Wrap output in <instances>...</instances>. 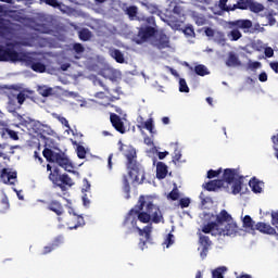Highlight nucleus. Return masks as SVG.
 <instances>
[{
    "instance_id": "obj_1",
    "label": "nucleus",
    "mask_w": 278,
    "mask_h": 278,
    "mask_svg": "<svg viewBox=\"0 0 278 278\" xmlns=\"http://www.w3.org/2000/svg\"><path fill=\"white\" fill-rule=\"evenodd\" d=\"M118 151L123 153L126 159V168L128 170V177L132 179V184H144L146 174L144 167L138 162V152L131 144H125L123 141H118Z\"/></svg>"
},
{
    "instance_id": "obj_2",
    "label": "nucleus",
    "mask_w": 278,
    "mask_h": 278,
    "mask_svg": "<svg viewBox=\"0 0 278 278\" xmlns=\"http://www.w3.org/2000/svg\"><path fill=\"white\" fill-rule=\"evenodd\" d=\"M214 223L217 226V233L219 236H236L240 231L238 224L233 222V217L227 210H222L216 215Z\"/></svg>"
},
{
    "instance_id": "obj_3",
    "label": "nucleus",
    "mask_w": 278,
    "mask_h": 278,
    "mask_svg": "<svg viewBox=\"0 0 278 278\" xmlns=\"http://www.w3.org/2000/svg\"><path fill=\"white\" fill-rule=\"evenodd\" d=\"M123 227L127 229V233H131L134 229H137L139 236H144L147 240H151V232L153 231V225H148L144 228L138 227V211L131 208L126 215Z\"/></svg>"
},
{
    "instance_id": "obj_4",
    "label": "nucleus",
    "mask_w": 278,
    "mask_h": 278,
    "mask_svg": "<svg viewBox=\"0 0 278 278\" xmlns=\"http://www.w3.org/2000/svg\"><path fill=\"white\" fill-rule=\"evenodd\" d=\"M47 170L50 173L48 179H50L54 188H60L62 192H66L68 188L75 186L73 178L68 174H62L60 167H52L51 164H47Z\"/></svg>"
},
{
    "instance_id": "obj_5",
    "label": "nucleus",
    "mask_w": 278,
    "mask_h": 278,
    "mask_svg": "<svg viewBox=\"0 0 278 278\" xmlns=\"http://www.w3.org/2000/svg\"><path fill=\"white\" fill-rule=\"evenodd\" d=\"M42 155L47 162L58 164V166L64 168L67 173H73V168H75V166H73V162H71V159H68V155L62 152V150L56 152L50 148H45Z\"/></svg>"
},
{
    "instance_id": "obj_6",
    "label": "nucleus",
    "mask_w": 278,
    "mask_h": 278,
    "mask_svg": "<svg viewBox=\"0 0 278 278\" xmlns=\"http://www.w3.org/2000/svg\"><path fill=\"white\" fill-rule=\"evenodd\" d=\"M230 28H233L228 33V38L236 42L242 38V33L239 31V29H242L244 34H249V30L251 27H253V22L251 20H236L228 23Z\"/></svg>"
},
{
    "instance_id": "obj_7",
    "label": "nucleus",
    "mask_w": 278,
    "mask_h": 278,
    "mask_svg": "<svg viewBox=\"0 0 278 278\" xmlns=\"http://www.w3.org/2000/svg\"><path fill=\"white\" fill-rule=\"evenodd\" d=\"M150 197H146V212L150 214L151 223H154V225H160V223H164V215H162L160 206L153 204V202L150 201Z\"/></svg>"
},
{
    "instance_id": "obj_8",
    "label": "nucleus",
    "mask_w": 278,
    "mask_h": 278,
    "mask_svg": "<svg viewBox=\"0 0 278 278\" xmlns=\"http://www.w3.org/2000/svg\"><path fill=\"white\" fill-rule=\"evenodd\" d=\"M20 59L18 62H26L28 66H30L31 71L35 73H46L47 65L45 63L38 62V60L34 56L27 55L25 52H20Z\"/></svg>"
},
{
    "instance_id": "obj_9",
    "label": "nucleus",
    "mask_w": 278,
    "mask_h": 278,
    "mask_svg": "<svg viewBox=\"0 0 278 278\" xmlns=\"http://www.w3.org/2000/svg\"><path fill=\"white\" fill-rule=\"evenodd\" d=\"M144 205H147V197L140 195L137 204L135 205V212L137 213V220L147 225V223H151V214L148 211L142 212L144 210Z\"/></svg>"
},
{
    "instance_id": "obj_10",
    "label": "nucleus",
    "mask_w": 278,
    "mask_h": 278,
    "mask_svg": "<svg viewBox=\"0 0 278 278\" xmlns=\"http://www.w3.org/2000/svg\"><path fill=\"white\" fill-rule=\"evenodd\" d=\"M21 58V52L14 50V48L0 45V62H13L16 63Z\"/></svg>"
},
{
    "instance_id": "obj_11",
    "label": "nucleus",
    "mask_w": 278,
    "mask_h": 278,
    "mask_svg": "<svg viewBox=\"0 0 278 278\" xmlns=\"http://www.w3.org/2000/svg\"><path fill=\"white\" fill-rule=\"evenodd\" d=\"M65 224L67 225L68 229H79V227H84L86 225V220H84V216L81 215H73L65 217Z\"/></svg>"
},
{
    "instance_id": "obj_12",
    "label": "nucleus",
    "mask_w": 278,
    "mask_h": 278,
    "mask_svg": "<svg viewBox=\"0 0 278 278\" xmlns=\"http://www.w3.org/2000/svg\"><path fill=\"white\" fill-rule=\"evenodd\" d=\"M199 236V244L202 247V250L200 252V257L202 260H205L207 257V253H210V248L212 247V241L210 240L208 236H205L203 233H198Z\"/></svg>"
},
{
    "instance_id": "obj_13",
    "label": "nucleus",
    "mask_w": 278,
    "mask_h": 278,
    "mask_svg": "<svg viewBox=\"0 0 278 278\" xmlns=\"http://www.w3.org/2000/svg\"><path fill=\"white\" fill-rule=\"evenodd\" d=\"M110 121L112 127L118 131V134H127V128L125 127V123L123 122V118L118 116L116 113L110 114Z\"/></svg>"
},
{
    "instance_id": "obj_14",
    "label": "nucleus",
    "mask_w": 278,
    "mask_h": 278,
    "mask_svg": "<svg viewBox=\"0 0 278 278\" xmlns=\"http://www.w3.org/2000/svg\"><path fill=\"white\" fill-rule=\"evenodd\" d=\"M153 36H155V29L151 26L140 28L138 31V38L140 39V42H144L149 40V38H153Z\"/></svg>"
},
{
    "instance_id": "obj_15",
    "label": "nucleus",
    "mask_w": 278,
    "mask_h": 278,
    "mask_svg": "<svg viewBox=\"0 0 278 278\" xmlns=\"http://www.w3.org/2000/svg\"><path fill=\"white\" fill-rule=\"evenodd\" d=\"M47 210L53 212L56 216H62V214H64V205H62V202L58 200H51L48 203Z\"/></svg>"
},
{
    "instance_id": "obj_16",
    "label": "nucleus",
    "mask_w": 278,
    "mask_h": 278,
    "mask_svg": "<svg viewBox=\"0 0 278 278\" xmlns=\"http://www.w3.org/2000/svg\"><path fill=\"white\" fill-rule=\"evenodd\" d=\"M225 186V180L220 179H215V180H210L205 185H203V188L207 190V192H216L217 190H220Z\"/></svg>"
},
{
    "instance_id": "obj_17",
    "label": "nucleus",
    "mask_w": 278,
    "mask_h": 278,
    "mask_svg": "<svg viewBox=\"0 0 278 278\" xmlns=\"http://www.w3.org/2000/svg\"><path fill=\"white\" fill-rule=\"evenodd\" d=\"M154 42L159 49H168L170 47V38L164 33H161Z\"/></svg>"
},
{
    "instance_id": "obj_18",
    "label": "nucleus",
    "mask_w": 278,
    "mask_h": 278,
    "mask_svg": "<svg viewBox=\"0 0 278 278\" xmlns=\"http://www.w3.org/2000/svg\"><path fill=\"white\" fill-rule=\"evenodd\" d=\"M255 229H257V231H261V233H267V236H275L277 233V230H275L273 226L262 222H258L255 225Z\"/></svg>"
},
{
    "instance_id": "obj_19",
    "label": "nucleus",
    "mask_w": 278,
    "mask_h": 278,
    "mask_svg": "<svg viewBox=\"0 0 278 278\" xmlns=\"http://www.w3.org/2000/svg\"><path fill=\"white\" fill-rule=\"evenodd\" d=\"M238 175L237 169L226 168L223 174V181L225 184H233L236 181V176Z\"/></svg>"
},
{
    "instance_id": "obj_20",
    "label": "nucleus",
    "mask_w": 278,
    "mask_h": 278,
    "mask_svg": "<svg viewBox=\"0 0 278 278\" xmlns=\"http://www.w3.org/2000/svg\"><path fill=\"white\" fill-rule=\"evenodd\" d=\"M226 66H228L229 68L242 66V62L238 58V54H236L235 52H229L228 58L226 60Z\"/></svg>"
},
{
    "instance_id": "obj_21",
    "label": "nucleus",
    "mask_w": 278,
    "mask_h": 278,
    "mask_svg": "<svg viewBox=\"0 0 278 278\" xmlns=\"http://www.w3.org/2000/svg\"><path fill=\"white\" fill-rule=\"evenodd\" d=\"M168 175V166L164 162L156 163V179H166Z\"/></svg>"
},
{
    "instance_id": "obj_22",
    "label": "nucleus",
    "mask_w": 278,
    "mask_h": 278,
    "mask_svg": "<svg viewBox=\"0 0 278 278\" xmlns=\"http://www.w3.org/2000/svg\"><path fill=\"white\" fill-rule=\"evenodd\" d=\"M12 28L10 27V22L5 18L0 17V38H5L10 36Z\"/></svg>"
},
{
    "instance_id": "obj_23",
    "label": "nucleus",
    "mask_w": 278,
    "mask_h": 278,
    "mask_svg": "<svg viewBox=\"0 0 278 278\" xmlns=\"http://www.w3.org/2000/svg\"><path fill=\"white\" fill-rule=\"evenodd\" d=\"M202 232L203 233H211L212 236H220L218 232V226H216L215 222H210L205 224L202 227Z\"/></svg>"
},
{
    "instance_id": "obj_24",
    "label": "nucleus",
    "mask_w": 278,
    "mask_h": 278,
    "mask_svg": "<svg viewBox=\"0 0 278 278\" xmlns=\"http://www.w3.org/2000/svg\"><path fill=\"white\" fill-rule=\"evenodd\" d=\"M0 177L4 184H14L12 179H16V172H8V168L1 170Z\"/></svg>"
},
{
    "instance_id": "obj_25",
    "label": "nucleus",
    "mask_w": 278,
    "mask_h": 278,
    "mask_svg": "<svg viewBox=\"0 0 278 278\" xmlns=\"http://www.w3.org/2000/svg\"><path fill=\"white\" fill-rule=\"evenodd\" d=\"M249 186H250L252 192H254V194H262L263 189H262V181H260V179L253 177L249 181Z\"/></svg>"
},
{
    "instance_id": "obj_26",
    "label": "nucleus",
    "mask_w": 278,
    "mask_h": 278,
    "mask_svg": "<svg viewBox=\"0 0 278 278\" xmlns=\"http://www.w3.org/2000/svg\"><path fill=\"white\" fill-rule=\"evenodd\" d=\"M111 58L117 62V64H125V54L118 49H113L110 51Z\"/></svg>"
},
{
    "instance_id": "obj_27",
    "label": "nucleus",
    "mask_w": 278,
    "mask_h": 278,
    "mask_svg": "<svg viewBox=\"0 0 278 278\" xmlns=\"http://www.w3.org/2000/svg\"><path fill=\"white\" fill-rule=\"evenodd\" d=\"M61 243L62 240L60 238H56L53 243H51L50 245H46L43 248L41 255H48V253L55 251V249H58V247H60Z\"/></svg>"
},
{
    "instance_id": "obj_28",
    "label": "nucleus",
    "mask_w": 278,
    "mask_h": 278,
    "mask_svg": "<svg viewBox=\"0 0 278 278\" xmlns=\"http://www.w3.org/2000/svg\"><path fill=\"white\" fill-rule=\"evenodd\" d=\"M123 192L126 194V199H130L131 194V185H129V178L127 175H123Z\"/></svg>"
},
{
    "instance_id": "obj_29",
    "label": "nucleus",
    "mask_w": 278,
    "mask_h": 278,
    "mask_svg": "<svg viewBox=\"0 0 278 278\" xmlns=\"http://www.w3.org/2000/svg\"><path fill=\"white\" fill-rule=\"evenodd\" d=\"M125 14H127L130 21H136V18H138V7L136 5L127 7L125 10Z\"/></svg>"
},
{
    "instance_id": "obj_30",
    "label": "nucleus",
    "mask_w": 278,
    "mask_h": 278,
    "mask_svg": "<svg viewBox=\"0 0 278 278\" xmlns=\"http://www.w3.org/2000/svg\"><path fill=\"white\" fill-rule=\"evenodd\" d=\"M242 179H244V177L241 176L239 179L232 181L231 194H240V192H242Z\"/></svg>"
},
{
    "instance_id": "obj_31",
    "label": "nucleus",
    "mask_w": 278,
    "mask_h": 278,
    "mask_svg": "<svg viewBox=\"0 0 278 278\" xmlns=\"http://www.w3.org/2000/svg\"><path fill=\"white\" fill-rule=\"evenodd\" d=\"M78 38L80 40H83V42H88V40H90V38H92V31H90V29H88V28H81L78 31Z\"/></svg>"
},
{
    "instance_id": "obj_32",
    "label": "nucleus",
    "mask_w": 278,
    "mask_h": 278,
    "mask_svg": "<svg viewBox=\"0 0 278 278\" xmlns=\"http://www.w3.org/2000/svg\"><path fill=\"white\" fill-rule=\"evenodd\" d=\"M141 5H143V8H146V10H148L149 14H160V12H161L157 4L142 2Z\"/></svg>"
},
{
    "instance_id": "obj_33",
    "label": "nucleus",
    "mask_w": 278,
    "mask_h": 278,
    "mask_svg": "<svg viewBox=\"0 0 278 278\" xmlns=\"http://www.w3.org/2000/svg\"><path fill=\"white\" fill-rule=\"evenodd\" d=\"M248 7L251 12H254V14H260V12H264V4L260 2H250Z\"/></svg>"
},
{
    "instance_id": "obj_34",
    "label": "nucleus",
    "mask_w": 278,
    "mask_h": 278,
    "mask_svg": "<svg viewBox=\"0 0 278 278\" xmlns=\"http://www.w3.org/2000/svg\"><path fill=\"white\" fill-rule=\"evenodd\" d=\"M1 136H2V138L5 136H9V138H11V140H18V132L15 130H12L10 128L2 129Z\"/></svg>"
},
{
    "instance_id": "obj_35",
    "label": "nucleus",
    "mask_w": 278,
    "mask_h": 278,
    "mask_svg": "<svg viewBox=\"0 0 278 278\" xmlns=\"http://www.w3.org/2000/svg\"><path fill=\"white\" fill-rule=\"evenodd\" d=\"M194 73H195V75H199L200 77H205V75H210V71L203 64L195 65Z\"/></svg>"
},
{
    "instance_id": "obj_36",
    "label": "nucleus",
    "mask_w": 278,
    "mask_h": 278,
    "mask_svg": "<svg viewBox=\"0 0 278 278\" xmlns=\"http://www.w3.org/2000/svg\"><path fill=\"white\" fill-rule=\"evenodd\" d=\"M227 273V267H218L215 270L212 271V277L213 278H225L223 275Z\"/></svg>"
},
{
    "instance_id": "obj_37",
    "label": "nucleus",
    "mask_w": 278,
    "mask_h": 278,
    "mask_svg": "<svg viewBox=\"0 0 278 278\" xmlns=\"http://www.w3.org/2000/svg\"><path fill=\"white\" fill-rule=\"evenodd\" d=\"M243 227H245V229H253V227H255V222H253L250 215L243 217Z\"/></svg>"
},
{
    "instance_id": "obj_38",
    "label": "nucleus",
    "mask_w": 278,
    "mask_h": 278,
    "mask_svg": "<svg viewBox=\"0 0 278 278\" xmlns=\"http://www.w3.org/2000/svg\"><path fill=\"white\" fill-rule=\"evenodd\" d=\"M38 93L41 96V97H51V94H53V88L51 87H39L38 88Z\"/></svg>"
},
{
    "instance_id": "obj_39",
    "label": "nucleus",
    "mask_w": 278,
    "mask_h": 278,
    "mask_svg": "<svg viewBox=\"0 0 278 278\" xmlns=\"http://www.w3.org/2000/svg\"><path fill=\"white\" fill-rule=\"evenodd\" d=\"M179 189L177 187H174V189L167 194V199L170 201H179Z\"/></svg>"
},
{
    "instance_id": "obj_40",
    "label": "nucleus",
    "mask_w": 278,
    "mask_h": 278,
    "mask_svg": "<svg viewBox=\"0 0 278 278\" xmlns=\"http://www.w3.org/2000/svg\"><path fill=\"white\" fill-rule=\"evenodd\" d=\"M227 1L229 0H219V3H218L219 10H223L224 12H233L236 8L228 7Z\"/></svg>"
},
{
    "instance_id": "obj_41",
    "label": "nucleus",
    "mask_w": 278,
    "mask_h": 278,
    "mask_svg": "<svg viewBox=\"0 0 278 278\" xmlns=\"http://www.w3.org/2000/svg\"><path fill=\"white\" fill-rule=\"evenodd\" d=\"M163 244H165L167 249H168V247H173V244H175V235L168 233L166 236Z\"/></svg>"
},
{
    "instance_id": "obj_42",
    "label": "nucleus",
    "mask_w": 278,
    "mask_h": 278,
    "mask_svg": "<svg viewBox=\"0 0 278 278\" xmlns=\"http://www.w3.org/2000/svg\"><path fill=\"white\" fill-rule=\"evenodd\" d=\"M179 92H190L188 83H186V79H184V78L179 79Z\"/></svg>"
},
{
    "instance_id": "obj_43",
    "label": "nucleus",
    "mask_w": 278,
    "mask_h": 278,
    "mask_svg": "<svg viewBox=\"0 0 278 278\" xmlns=\"http://www.w3.org/2000/svg\"><path fill=\"white\" fill-rule=\"evenodd\" d=\"M180 160H181V150H179V148L176 146L172 162L174 164H177L178 162H180Z\"/></svg>"
},
{
    "instance_id": "obj_44",
    "label": "nucleus",
    "mask_w": 278,
    "mask_h": 278,
    "mask_svg": "<svg viewBox=\"0 0 278 278\" xmlns=\"http://www.w3.org/2000/svg\"><path fill=\"white\" fill-rule=\"evenodd\" d=\"M54 118H56V121H59V123H61V125H64V127H66V129H71V124H68V119H66V117L61 116V115H54Z\"/></svg>"
},
{
    "instance_id": "obj_45",
    "label": "nucleus",
    "mask_w": 278,
    "mask_h": 278,
    "mask_svg": "<svg viewBox=\"0 0 278 278\" xmlns=\"http://www.w3.org/2000/svg\"><path fill=\"white\" fill-rule=\"evenodd\" d=\"M248 68H250V71H256V68H262V63L260 61H249L248 62Z\"/></svg>"
},
{
    "instance_id": "obj_46",
    "label": "nucleus",
    "mask_w": 278,
    "mask_h": 278,
    "mask_svg": "<svg viewBox=\"0 0 278 278\" xmlns=\"http://www.w3.org/2000/svg\"><path fill=\"white\" fill-rule=\"evenodd\" d=\"M182 34H185V36H187L188 38H194V36H195L194 28L192 26H187L182 30Z\"/></svg>"
},
{
    "instance_id": "obj_47",
    "label": "nucleus",
    "mask_w": 278,
    "mask_h": 278,
    "mask_svg": "<svg viewBox=\"0 0 278 278\" xmlns=\"http://www.w3.org/2000/svg\"><path fill=\"white\" fill-rule=\"evenodd\" d=\"M76 151L79 160H86V148L84 146H78Z\"/></svg>"
},
{
    "instance_id": "obj_48",
    "label": "nucleus",
    "mask_w": 278,
    "mask_h": 278,
    "mask_svg": "<svg viewBox=\"0 0 278 278\" xmlns=\"http://www.w3.org/2000/svg\"><path fill=\"white\" fill-rule=\"evenodd\" d=\"M144 129L150 131V134H153L154 125H153V118H149L143 124Z\"/></svg>"
},
{
    "instance_id": "obj_49",
    "label": "nucleus",
    "mask_w": 278,
    "mask_h": 278,
    "mask_svg": "<svg viewBox=\"0 0 278 278\" xmlns=\"http://www.w3.org/2000/svg\"><path fill=\"white\" fill-rule=\"evenodd\" d=\"M223 173V169L219 168L217 170H214V169H210L207 172V179H214V177H218V175H220Z\"/></svg>"
},
{
    "instance_id": "obj_50",
    "label": "nucleus",
    "mask_w": 278,
    "mask_h": 278,
    "mask_svg": "<svg viewBox=\"0 0 278 278\" xmlns=\"http://www.w3.org/2000/svg\"><path fill=\"white\" fill-rule=\"evenodd\" d=\"M73 51H75V53H77L79 55V54L84 53V51H86V48H84V45H81V43H74Z\"/></svg>"
},
{
    "instance_id": "obj_51",
    "label": "nucleus",
    "mask_w": 278,
    "mask_h": 278,
    "mask_svg": "<svg viewBox=\"0 0 278 278\" xmlns=\"http://www.w3.org/2000/svg\"><path fill=\"white\" fill-rule=\"evenodd\" d=\"M232 8H235V10H247V8H249V4H247L244 0H239L237 4H233Z\"/></svg>"
},
{
    "instance_id": "obj_52",
    "label": "nucleus",
    "mask_w": 278,
    "mask_h": 278,
    "mask_svg": "<svg viewBox=\"0 0 278 278\" xmlns=\"http://www.w3.org/2000/svg\"><path fill=\"white\" fill-rule=\"evenodd\" d=\"M28 125H30V127L33 128L35 134H38V131H40V122H36L34 119H31Z\"/></svg>"
},
{
    "instance_id": "obj_53",
    "label": "nucleus",
    "mask_w": 278,
    "mask_h": 278,
    "mask_svg": "<svg viewBox=\"0 0 278 278\" xmlns=\"http://www.w3.org/2000/svg\"><path fill=\"white\" fill-rule=\"evenodd\" d=\"M271 141H273V144H274V150L276 151L275 156L278 160V132H277V135H274L271 137Z\"/></svg>"
},
{
    "instance_id": "obj_54",
    "label": "nucleus",
    "mask_w": 278,
    "mask_h": 278,
    "mask_svg": "<svg viewBox=\"0 0 278 278\" xmlns=\"http://www.w3.org/2000/svg\"><path fill=\"white\" fill-rule=\"evenodd\" d=\"M179 205H180V207L182 210L186 208V207H190V200H189V198H181L179 200Z\"/></svg>"
},
{
    "instance_id": "obj_55",
    "label": "nucleus",
    "mask_w": 278,
    "mask_h": 278,
    "mask_svg": "<svg viewBox=\"0 0 278 278\" xmlns=\"http://www.w3.org/2000/svg\"><path fill=\"white\" fill-rule=\"evenodd\" d=\"M81 192H90V181H88L87 178L83 179Z\"/></svg>"
},
{
    "instance_id": "obj_56",
    "label": "nucleus",
    "mask_w": 278,
    "mask_h": 278,
    "mask_svg": "<svg viewBox=\"0 0 278 278\" xmlns=\"http://www.w3.org/2000/svg\"><path fill=\"white\" fill-rule=\"evenodd\" d=\"M1 204L3 205V210H10V200L8 199V195H3Z\"/></svg>"
},
{
    "instance_id": "obj_57",
    "label": "nucleus",
    "mask_w": 278,
    "mask_h": 278,
    "mask_svg": "<svg viewBox=\"0 0 278 278\" xmlns=\"http://www.w3.org/2000/svg\"><path fill=\"white\" fill-rule=\"evenodd\" d=\"M265 16H266V18L268 21V25L273 26V25H275V23H277V20L275 18L273 13L269 12Z\"/></svg>"
},
{
    "instance_id": "obj_58",
    "label": "nucleus",
    "mask_w": 278,
    "mask_h": 278,
    "mask_svg": "<svg viewBox=\"0 0 278 278\" xmlns=\"http://www.w3.org/2000/svg\"><path fill=\"white\" fill-rule=\"evenodd\" d=\"M46 5H50L51 8H60V2L58 0H45Z\"/></svg>"
},
{
    "instance_id": "obj_59",
    "label": "nucleus",
    "mask_w": 278,
    "mask_h": 278,
    "mask_svg": "<svg viewBox=\"0 0 278 278\" xmlns=\"http://www.w3.org/2000/svg\"><path fill=\"white\" fill-rule=\"evenodd\" d=\"M8 112L11 114L16 112V103H14V100H10L8 103Z\"/></svg>"
},
{
    "instance_id": "obj_60",
    "label": "nucleus",
    "mask_w": 278,
    "mask_h": 278,
    "mask_svg": "<svg viewBox=\"0 0 278 278\" xmlns=\"http://www.w3.org/2000/svg\"><path fill=\"white\" fill-rule=\"evenodd\" d=\"M16 99H17V103H20V105H23L25 103V100L27 99V96H25V93L23 92H20Z\"/></svg>"
},
{
    "instance_id": "obj_61",
    "label": "nucleus",
    "mask_w": 278,
    "mask_h": 278,
    "mask_svg": "<svg viewBox=\"0 0 278 278\" xmlns=\"http://www.w3.org/2000/svg\"><path fill=\"white\" fill-rule=\"evenodd\" d=\"M264 53L265 58H273L275 55V50H273L270 47H266Z\"/></svg>"
},
{
    "instance_id": "obj_62",
    "label": "nucleus",
    "mask_w": 278,
    "mask_h": 278,
    "mask_svg": "<svg viewBox=\"0 0 278 278\" xmlns=\"http://www.w3.org/2000/svg\"><path fill=\"white\" fill-rule=\"evenodd\" d=\"M258 81H268V74H266V72H262L260 75H258Z\"/></svg>"
},
{
    "instance_id": "obj_63",
    "label": "nucleus",
    "mask_w": 278,
    "mask_h": 278,
    "mask_svg": "<svg viewBox=\"0 0 278 278\" xmlns=\"http://www.w3.org/2000/svg\"><path fill=\"white\" fill-rule=\"evenodd\" d=\"M269 66L274 73L278 74V62H270Z\"/></svg>"
},
{
    "instance_id": "obj_64",
    "label": "nucleus",
    "mask_w": 278,
    "mask_h": 278,
    "mask_svg": "<svg viewBox=\"0 0 278 278\" xmlns=\"http://www.w3.org/2000/svg\"><path fill=\"white\" fill-rule=\"evenodd\" d=\"M205 35H206L208 38H213V36H214V29L207 27V28L205 29Z\"/></svg>"
}]
</instances>
